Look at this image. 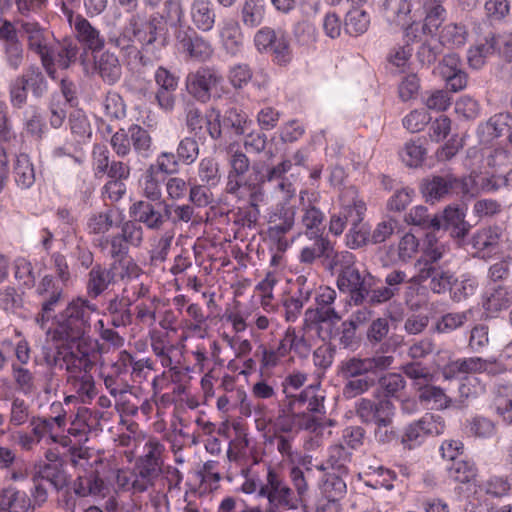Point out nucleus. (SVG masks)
<instances>
[{
    "instance_id": "nucleus-1",
    "label": "nucleus",
    "mask_w": 512,
    "mask_h": 512,
    "mask_svg": "<svg viewBox=\"0 0 512 512\" xmlns=\"http://www.w3.org/2000/svg\"><path fill=\"white\" fill-rule=\"evenodd\" d=\"M97 310L89 299L77 297L55 315L53 327L47 330L52 341L61 343L54 350L43 347V360L50 368L65 369L66 383L75 393L67 396L66 401L79 398L85 403L97 394L91 373L98 355L97 342L89 336L91 315Z\"/></svg>"
},
{
    "instance_id": "nucleus-2",
    "label": "nucleus",
    "mask_w": 512,
    "mask_h": 512,
    "mask_svg": "<svg viewBox=\"0 0 512 512\" xmlns=\"http://www.w3.org/2000/svg\"><path fill=\"white\" fill-rule=\"evenodd\" d=\"M161 21L152 18L149 21L140 13H132L128 16L126 24L119 33H110L108 44L120 49L126 61V65L131 70L143 73V69L152 65L150 58L143 55L134 42L137 40L142 45L143 51H149L151 46L159 44L164 46L163 28L160 27Z\"/></svg>"
},
{
    "instance_id": "nucleus-3",
    "label": "nucleus",
    "mask_w": 512,
    "mask_h": 512,
    "mask_svg": "<svg viewBox=\"0 0 512 512\" xmlns=\"http://www.w3.org/2000/svg\"><path fill=\"white\" fill-rule=\"evenodd\" d=\"M393 362V356L383 354L343 360L339 366V374L345 380L343 397L353 399L368 392L376 385V377L391 368Z\"/></svg>"
},
{
    "instance_id": "nucleus-4",
    "label": "nucleus",
    "mask_w": 512,
    "mask_h": 512,
    "mask_svg": "<svg viewBox=\"0 0 512 512\" xmlns=\"http://www.w3.org/2000/svg\"><path fill=\"white\" fill-rule=\"evenodd\" d=\"M141 267L133 259H119L109 266L95 264L87 274L86 292L90 299H97L110 286L121 281L126 286L137 281L142 275Z\"/></svg>"
},
{
    "instance_id": "nucleus-5",
    "label": "nucleus",
    "mask_w": 512,
    "mask_h": 512,
    "mask_svg": "<svg viewBox=\"0 0 512 512\" xmlns=\"http://www.w3.org/2000/svg\"><path fill=\"white\" fill-rule=\"evenodd\" d=\"M64 284L54 276L45 275L36 287L40 310L35 315V322L41 329H45L48 322L55 317L56 309L65 301Z\"/></svg>"
},
{
    "instance_id": "nucleus-6",
    "label": "nucleus",
    "mask_w": 512,
    "mask_h": 512,
    "mask_svg": "<svg viewBox=\"0 0 512 512\" xmlns=\"http://www.w3.org/2000/svg\"><path fill=\"white\" fill-rule=\"evenodd\" d=\"M336 291L328 286H320L315 293V308H309L305 312V321L311 324H325L322 339L333 338V327L341 320L340 315L332 306L336 299Z\"/></svg>"
},
{
    "instance_id": "nucleus-7",
    "label": "nucleus",
    "mask_w": 512,
    "mask_h": 512,
    "mask_svg": "<svg viewBox=\"0 0 512 512\" xmlns=\"http://www.w3.org/2000/svg\"><path fill=\"white\" fill-rule=\"evenodd\" d=\"M223 81L220 71L214 66H201L190 72L185 81L190 96L200 103L210 101L212 91Z\"/></svg>"
},
{
    "instance_id": "nucleus-8",
    "label": "nucleus",
    "mask_w": 512,
    "mask_h": 512,
    "mask_svg": "<svg viewBox=\"0 0 512 512\" xmlns=\"http://www.w3.org/2000/svg\"><path fill=\"white\" fill-rule=\"evenodd\" d=\"M129 213L136 222L143 224L147 229L159 231L171 219L172 205L165 201L152 203L139 200L130 206Z\"/></svg>"
},
{
    "instance_id": "nucleus-9",
    "label": "nucleus",
    "mask_w": 512,
    "mask_h": 512,
    "mask_svg": "<svg viewBox=\"0 0 512 512\" xmlns=\"http://www.w3.org/2000/svg\"><path fill=\"white\" fill-rule=\"evenodd\" d=\"M445 427V421L440 415L425 413L405 428L401 442L406 448L414 449L420 446L426 437L443 434Z\"/></svg>"
},
{
    "instance_id": "nucleus-10",
    "label": "nucleus",
    "mask_w": 512,
    "mask_h": 512,
    "mask_svg": "<svg viewBox=\"0 0 512 512\" xmlns=\"http://www.w3.org/2000/svg\"><path fill=\"white\" fill-rule=\"evenodd\" d=\"M259 496L267 498L269 504L274 507L298 508L294 491L272 467L268 468L266 482L261 484Z\"/></svg>"
},
{
    "instance_id": "nucleus-11",
    "label": "nucleus",
    "mask_w": 512,
    "mask_h": 512,
    "mask_svg": "<svg viewBox=\"0 0 512 512\" xmlns=\"http://www.w3.org/2000/svg\"><path fill=\"white\" fill-rule=\"evenodd\" d=\"M465 179H460L451 173L433 175L423 180L422 194L426 201L434 203L452 193H468Z\"/></svg>"
},
{
    "instance_id": "nucleus-12",
    "label": "nucleus",
    "mask_w": 512,
    "mask_h": 512,
    "mask_svg": "<svg viewBox=\"0 0 512 512\" xmlns=\"http://www.w3.org/2000/svg\"><path fill=\"white\" fill-rule=\"evenodd\" d=\"M62 11L67 16L70 26L74 28L79 43L92 52L101 51L104 48L105 38L86 18L80 14L74 16L73 11L67 8L64 3L62 4Z\"/></svg>"
},
{
    "instance_id": "nucleus-13",
    "label": "nucleus",
    "mask_w": 512,
    "mask_h": 512,
    "mask_svg": "<svg viewBox=\"0 0 512 512\" xmlns=\"http://www.w3.org/2000/svg\"><path fill=\"white\" fill-rule=\"evenodd\" d=\"M301 210V225L304 231L298 237L324 234L325 214L316 206L317 195L308 191H301L299 195Z\"/></svg>"
},
{
    "instance_id": "nucleus-14",
    "label": "nucleus",
    "mask_w": 512,
    "mask_h": 512,
    "mask_svg": "<svg viewBox=\"0 0 512 512\" xmlns=\"http://www.w3.org/2000/svg\"><path fill=\"white\" fill-rule=\"evenodd\" d=\"M174 36L180 48L191 58L206 61L213 54L210 42L199 35L190 25L182 26L178 31H174Z\"/></svg>"
},
{
    "instance_id": "nucleus-15",
    "label": "nucleus",
    "mask_w": 512,
    "mask_h": 512,
    "mask_svg": "<svg viewBox=\"0 0 512 512\" xmlns=\"http://www.w3.org/2000/svg\"><path fill=\"white\" fill-rule=\"evenodd\" d=\"M296 420V409L293 404L285 398V400L279 404L277 416L263 419L262 422L257 423V428L267 433L294 435V432L297 430Z\"/></svg>"
},
{
    "instance_id": "nucleus-16",
    "label": "nucleus",
    "mask_w": 512,
    "mask_h": 512,
    "mask_svg": "<svg viewBox=\"0 0 512 512\" xmlns=\"http://www.w3.org/2000/svg\"><path fill=\"white\" fill-rule=\"evenodd\" d=\"M254 42L259 51H271L279 65L290 61L288 42L283 35H277L275 30L269 27L261 28L255 34Z\"/></svg>"
},
{
    "instance_id": "nucleus-17",
    "label": "nucleus",
    "mask_w": 512,
    "mask_h": 512,
    "mask_svg": "<svg viewBox=\"0 0 512 512\" xmlns=\"http://www.w3.org/2000/svg\"><path fill=\"white\" fill-rule=\"evenodd\" d=\"M306 241L303 242L298 259L305 265H312L320 260L325 266L329 252H332V243L324 234L304 236Z\"/></svg>"
},
{
    "instance_id": "nucleus-18",
    "label": "nucleus",
    "mask_w": 512,
    "mask_h": 512,
    "mask_svg": "<svg viewBox=\"0 0 512 512\" xmlns=\"http://www.w3.org/2000/svg\"><path fill=\"white\" fill-rule=\"evenodd\" d=\"M454 273L450 270L442 269L440 266L419 269L416 274L409 279V282L414 285H420L427 280H430L429 289L434 294H445L449 292L454 279Z\"/></svg>"
},
{
    "instance_id": "nucleus-19",
    "label": "nucleus",
    "mask_w": 512,
    "mask_h": 512,
    "mask_svg": "<svg viewBox=\"0 0 512 512\" xmlns=\"http://www.w3.org/2000/svg\"><path fill=\"white\" fill-rule=\"evenodd\" d=\"M366 211V205L362 200H353L352 204H347L342 209L330 217L329 231L335 236L343 233L347 224L355 225L361 223Z\"/></svg>"
},
{
    "instance_id": "nucleus-20",
    "label": "nucleus",
    "mask_w": 512,
    "mask_h": 512,
    "mask_svg": "<svg viewBox=\"0 0 512 512\" xmlns=\"http://www.w3.org/2000/svg\"><path fill=\"white\" fill-rule=\"evenodd\" d=\"M164 474V468L143 463V461H136L133 473L131 489L134 494L144 493L156 486V484L162 479Z\"/></svg>"
},
{
    "instance_id": "nucleus-21",
    "label": "nucleus",
    "mask_w": 512,
    "mask_h": 512,
    "mask_svg": "<svg viewBox=\"0 0 512 512\" xmlns=\"http://www.w3.org/2000/svg\"><path fill=\"white\" fill-rule=\"evenodd\" d=\"M355 414L364 424L376 423L381 418L394 411V405L389 399L374 401L370 398H359L354 405Z\"/></svg>"
},
{
    "instance_id": "nucleus-22",
    "label": "nucleus",
    "mask_w": 512,
    "mask_h": 512,
    "mask_svg": "<svg viewBox=\"0 0 512 512\" xmlns=\"http://www.w3.org/2000/svg\"><path fill=\"white\" fill-rule=\"evenodd\" d=\"M71 489L77 497L104 496L107 490L104 481L94 467L78 471Z\"/></svg>"
},
{
    "instance_id": "nucleus-23",
    "label": "nucleus",
    "mask_w": 512,
    "mask_h": 512,
    "mask_svg": "<svg viewBox=\"0 0 512 512\" xmlns=\"http://www.w3.org/2000/svg\"><path fill=\"white\" fill-rule=\"evenodd\" d=\"M325 397V391L321 389L320 383H317L307 386L297 395L287 394L286 399L293 404L295 409L306 406L308 412L324 414Z\"/></svg>"
},
{
    "instance_id": "nucleus-24",
    "label": "nucleus",
    "mask_w": 512,
    "mask_h": 512,
    "mask_svg": "<svg viewBox=\"0 0 512 512\" xmlns=\"http://www.w3.org/2000/svg\"><path fill=\"white\" fill-rule=\"evenodd\" d=\"M448 250L449 247L439 241L435 232H428L423 242L422 254L414 264L416 271L438 266V262L447 254Z\"/></svg>"
},
{
    "instance_id": "nucleus-25",
    "label": "nucleus",
    "mask_w": 512,
    "mask_h": 512,
    "mask_svg": "<svg viewBox=\"0 0 512 512\" xmlns=\"http://www.w3.org/2000/svg\"><path fill=\"white\" fill-rule=\"evenodd\" d=\"M296 211L293 207H281L269 218L268 235L277 240L279 245H288L284 236L292 230L295 224Z\"/></svg>"
},
{
    "instance_id": "nucleus-26",
    "label": "nucleus",
    "mask_w": 512,
    "mask_h": 512,
    "mask_svg": "<svg viewBox=\"0 0 512 512\" xmlns=\"http://www.w3.org/2000/svg\"><path fill=\"white\" fill-rule=\"evenodd\" d=\"M440 230H449L450 235L456 239H464L471 228L465 221V213L458 206H447L441 213H437Z\"/></svg>"
},
{
    "instance_id": "nucleus-27",
    "label": "nucleus",
    "mask_w": 512,
    "mask_h": 512,
    "mask_svg": "<svg viewBox=\"0 0 512 512\" xmlns=\"http://www.w3.org/2000/svg\"><path fill=\"white\" fill-rule=\"evenodd\" d=\"M337 286L340 291L350 294L355 305L365 301V281L357 268L342 269L337 277Z\"/></svg>"
},
{
    "instance_id": "nucleus-28",
    "label": "nucleus",
    "mask_w": 512,
    "mask_h": 512,
    "mask_svg": "<svg viewBox=\"0 0 512 512\" xmlns=\"http://www.w3.org/2000/svg\"><path fill=\"white\" fill-rule=\"evenodd\" d=\"M128 292L125 286L122 296L114 295L106 303L105 311L111 318V325L119 328L126 327L132 323L133 315L131 312L132 300L125 294Z\"/></svg>"
},
{
    "instance_id": "nucleus-29",
    "label": "nucleus",
    "mask_w": 512,
    "mask_h": 512,
    "mask_svg": "<svg viewBox=\"0 0 512 512\" xmlns=\"http://www.w3.org/2000/svg\"><path fill=\"white\" fill-rule=\"evenodd\" d=\"M21 31L26 37L27 47L40 57L54 52L48 43V37L44 29L37 22L22 21Z\"/></svg>"
},
{
    "instance_id": "nucleus-30",
    "label": "nucleus",
    "mask_w": 512,
    "mask_h": 512,
    "mask_svg": "<svg viewBox=\"0 0 512 512\" xmlns=\"http://www.w3.org/2000/svg\"><path fill=\"white\" fill-rule=\"evenodd\" d=\"M94 71L108 85H114L122 76L119 58L109 51H105L95 58Z\"/></svg>"
},
{
    "instance_id": "nucleus-31",
    "label": "nucleus",
    "mask_w": 512,
    "mask_h": 512,
    "mask_svg": "<svg viewBox=\"0 0 512 512\" xmlns=\"http://www.w3.org/2000/svg\"><path fill=\"white\" fill-rule=\"evenodd\" d=\"M190 17L195 27L203 32L213 29L216 13L210 0H194L190 7Z\"/></svg>"
},
{
    "instance_id": "nucleus-32",
    "label": "nucleus",
    "mask_w": 512,
    "mask_h": 512,
    "mask_svg": "<svg viewBox=\"0 0 512 512\" xmlns=\"http://www.w3.org/2000/svg\"><path fill=\"white\" fill-rule=\"evenodd\" d=\"M491 362L480 357H470L451 361L443 368V376L446 379L456 377L459 374L483 372L488 369Z\"/></svg>"
},
{
    "instance_id": "nucleus-33",
    "label": "nucleus",
    "mask_w": 512,
    "mask_h": 512,
    "mask_svg": "<svg viewBox=\"0 0 512 512\" xmlns=\"http://www.w3.org/2000/svg\"><path fill=\"white\" fill-rule=\"evenodd\" d=\"M59 443L62 446L69 447L66 458L77 472L93 467V463L91 462L92 454L88 447L82 446L81 443L78 442L72 444V441L68 436L60 437Z\"/></svg>"
},
{
    "instance_id": "nucleus-34",
    "label": "nucleus",
    "mask_w": 512,
    "mask_h": 512,
    "mask_svg": "<svg viewBox=\"0 0 512 512\" xmlns=\"http://www.w3.org/2000/svg\"><path fill=\"white\" fill-rule=\"evenodd\" d=\"M478 287L479 283L475 276L463 274L459 278L454 276L448 293L454 303H461L473 296Z\"/></svg>"
},
{
    "instance_id": "nucleus-35",
    "label": "nucleus",
    "mask_w": 512,
    "mask_h": 512,
    "mask_svg": "<svg viewBox=\"0 0 512 512\" xmlns=\"http://www.w3.org/2000/svg\"><path fill=\"white\" fill-rule=\"evenodd\" d=\"M36 98H41L48 90V82L41 69L36 64L29 65L24 72L17 76Z\"/></svg>"
},
{
    "instance_id": "nucleus-36",
    "label": "nucleus",
    "mask_w": 512,
    "mask_h": 512,
    "mask_svg": "<svg viewBox=\"0 0 512 512\" xmlns=\"http://www.w3.org/2000/svg\"><path fill=\"white\" fill-rule=\"evenodd\" d=\"M512 304V287L497 285L486 292L483 298V308L489 312H498L507 309Z\"/></svg>"
},
{
    "instance_id": "nucleus-37",
    "label": "nucleus",
    "mask_w": 512,
    "mask_h": 512,
    "mask_svg": "<svg viewBox=\"0 0 512 512\" xmlns=\"http://www.w3.org/2000/svg\"><path fill=\"white\" fill-rule=\"evenodd\" d=\"M0 508L7 512H27L31 508V500L25 492L9 487L0 493Z\"/></svg>"
},
{
    "instance_id": "nucleus-38",
    "label": "nucleus",
    "mask_w": 512,
    "mask_h": 512,
    "mask_svg": "<svg viewBox=\"0 0 512 512\" xmlns=\"http://www.w3.org/2000/svg\"><path fill=\"white\" fill-rule=\"evenodd\" d=\"M384 12L387 21L406 27L410 24L411 1L410 0H385Z\"/></svg>"
},
{
    "instance_id": "nucleus-39",
    "label": "nucleus",
    "mask_w": 512,
    "mask_h": 512,
    "mask_svg": "<svg viewBox=\"0 0 512 512\" xmlns=\"http://www.w3.org/2000/svg\"><path fill=\"white\" fill-rule=\"evenodd\" d=\"M41 480L49 482L57 491H60L70 483V476L60 463H47L36 472Z\"/></svg>"
},
{
    "instance_id": "nucleus-40",
    "label": "nucleus",
    "mask_w": 512,
    "mask_h": 512,
    "mask_svg": "<svg viewBox=\"0 0 512 512\" xmlns=\"http://www.w3.org/2000/svg\"><path fill=\"white\" fill-rule=\"evenodd\" d=\"M404 221L408 225L418 226L423 230H430L431 232L440 231V222L437 214H429L428 208L422 205L410 209L405 215Z\"/></svg>"
},
{
    "instance_id": "nucleus-41",
    "label": "nucleus",
    "mask_w": 512,
    "mask_h": 512,
    "mask_svg": "<svg viewBox=\"0 0 512 512\" xmlns=\"http://www.w3.org/2000/svg\"><path fill=\"white\" fill-rule=\"evenodd\" d=\"M13 176L16 185L20 189H29L35 183L36 175L34 165L28 155L20 154L17 156L13 168Z\"/></svg>"
},
{
    "instance_id": "nucleus-42",
    "label": "nucleus",
    "mask_w": 512,
    "mask_h": 512,
    "mask_svg": "<svg viewBox=\"0 0 512 512\" xmlns=\"http://www.w3.org/2000/svg\"><path fill=\"white\" fill-rule=\"evenodd\" d=\"M119 362L124 368H131V376L134 381L138 382L146 380L149 372L154 370V363L150 358L136 360L132 354L127 351H122L120 353Z\"/></svg>"
},
{
    "instance_id": "nucleus-43",
    "label": "nucleus",
    "mask_w": 512,
    "mask_h": 512,
    "mask_svg": "<svg viewBox=\"0 0 512 512\" xmlns=\"http://www.w3.org/2000/svg\"><path fill=\"white\" fill-rule=\"evenodd\" d=\"M351 462L352 452L344 445L338 444L329 448L327 464L334 473L347 475Z\"/></svg>"
},
{
    "instance_id": "nucleus-44",
    "label": "nucleus",
    "mask_w": 512,
    "mask_h": 512,
    "mask_svg": "<svg viewBox=\"0 0 512 512\" xmlns=\"http://www.w3.org/2000/svg\"><path fill=\"white\" fill-rule=\"evenodd\" d=\"M252 193L248 199V205L241 210L243 226L253 227L257 224L260 216L259 204L264 201L265 193L260 186H251Z\"/></svg>"
},
{
    "instance_id": "nucleus-45",
    "label": "nucleus",
    "mask_w": 512,
    "mask_h": 512,
    "mask_svg": "<svg viewBox=\"0 0 512 512\" xmlns=\"http://www.w3.org/2000/svg\"><path fill=\"white\" fill-rule=\"evenodd\" d=\"M221 119L223 130L236 136L243 135L250 124L247 114L235 107L226 110Z\"/></svg>"
},
{
    "instance_id": "nucleus-46",
    "label": "nucleus",
    "mask_w": 512,
    "mask_h": 512,
    "mask_svg": "<svg viewBox=\"0 0 512 512\" xmlns=\"http://www.w3.org/2000/svg\"><path fill=\"white\" fill-rule=\"evenodd\" d=\"M473 312L471 309L461 312H448L442 315L435 324V330L438 333H451L457 329L464 327L470 320Z\"/></svg>"
},
{
    "instance_id": "nucleus-47",
    "label": "nucleus",
    "mask_w": 512,
    "mask_h": 512,
    "mask_svg": "<svg viewBox=\"0 0 512 512\" xmlns=\"http://www.w3.org/2000/svg\"><path fill=\"white\" fill-rule=\"evenodd\" d=\"M426 17L423 30L425 33L433 34L441 26L446 17V10L441 0H426L424 3Z\"/></svg>"
},
{
    "instance_id": "nucleus-48",
    "label": "nucleus",
    "mask_w": 512,
    "mask_h": 512,
    "mask_svg": "<svg viewBox=\"0 0 512 512\" xmlns=\"http://www.w3.org/2000/svg\"><path fill=\"white\" fill-rule=\"evenodd\" d=\"M500 236L497 227H486L473 234L471 243L478 252L488 251L490 253L498 247Z\"/></svg>"
},
{
    "instance_id": "nucleus-49",
    "label": "nucleus",
    "mask_w": 512,
    "mask_h": 512,
    "mask_svg": "<svg viewBox=\"0 0 512 512\" xmlns=\"http://www.w3.org/2000/svg\"><path fill=\"white\" fill-rule=\"evenodd\" d=\"M265 12L264 0H245L241 7L240 16L245 26L253 28L262 23Z\"/></svg>"
},
{
    "instance_id": "nucleus-50",
    "label": "nucleus",
    "mask_w": 512,
    "mask_h": 512,
    "mask_svg": "<svg viewBox=\"0 0 512 512\" xmlns=\"http://www.w3.org/2000/svg\"><path fill=\"white\" fill-rule=\"evenodd\" d=\"M416 392L418 393L420 402L433 403L436 409H446L452 402L451 398L446 395L442 388L429 383H426L424 386H419Z\"/></svg>"
},
{
    "instance_id": "nucleus-51",
    "label": "nucleus",
    "mask_w": 512,
    "mask_h": 512,
    "mask_svg": "<svg viewBox=\"0 0 512 512\" xmlns=\"http://www.w3.org/2000/svg\"><path fill=\"white\" fill-rule=\"evenodd\" d=\"M448 477L458 483L467 484L475 480L477 468L474 463L459 459L447 467Z\"/></svg>"
},
{
    "instance_id": "nucleus-52",
    "label": "nucleus",
    "mask_w": 512,
    "mask_h": 512,
    "mask_svg": "<svg viewBox=\"0 0 512 512\" xmlns=\"http://www.w3.org/2000/svg\"><path fill=\"white\" fill-rule=\"evenodd\" d=\"M165 177L150 166L146 169L142 184L144 196L150 201H159L162 196V183Z\"/></svg>"
},
{
    "instance_id": "nucleus-53",
    "label": "nucleus",
    "mask_w": 512,
    "mask_h": 512,
    "mask_svg": "<svg viewBox=\"0 0 512 512\" xmlns=\"http://www.w3.org/2000/svg\"><path fill=\"white\" fill-rule=\"evenodd\" d=\"M311 473L312 469L308 467L305 469V471L297 466H294L290 469L289 476L296 491L295 498L297 500L298 507L300 505L305 506L309 491L307 474Z\"/></svg>"
},
{
    "instance_id": "nucleus-54",
    "label": "nucleus",
    "mask_w": 512,
    "mask_h": 512,
    "mask_svg": "<svg viewBox=\"0 0 512 512\" xmlns=\"http://www.w3.org/2000/svg\"><path fill=\"white\" fill-rule=\"evenodd\" d=\"M161 18L164 19L174 31H178L182 26H189L184 20L182 0H166L163 5Z\"/></svg>"
},
{
    "instance_id": "nucleus-55",
    "label": "nucleus",
    "mask_w": 512,
    "mask_h": 512,
    "mask_svg": "<svg viewBox=\"0 0 512 512\" xmlns=\"http://www.w3.org/2000/svg\"><path fill=\"white\" fill-rule=\"evenodd\" d=\"M370 24L369 15L361 9H353L346 14L344 28L352 35L358 36L365 33Z\"/></svg>"
},
{
    "instance_id": "nucleus-56",
    "label": "nucleus",
    "mask_w": 512,
    "mask_h": 512,
    "mask_svg": "<svg viewBox=\"0 0 512 512\" xmlns=\"http://www.w3.org/2000/svg\"><path fill=\"white\" fill-rule=\"evenodd\" d=\"M376 378V383L387 398H398L399 393L406 387V381L399 373H386Z\"/></svg>"
},
{
    "instance_id": "nucleus-57",
    "label": "nucleus",
    "mask_w": 512,
    "mask_h": 512,
    "mask_svg": "<svg viewBox=\"0 0 512 512\" xmlns=\"http://www.w3.org/2000/svg\"><path fill=\"white\" fill-rule=\"evenodd\" d=\"M400 369L409 379L413 380V387L416 391L419 386H424L433 379L429 369L418 361L405 363Z\"/></svg>"
},
{
    "instance_id": "nucleus-58",
    "label": "nucleus",
    "mask_w": 512,
    "mask_h": 512,
    "mask_svg": "<svg viewBox=\"0 0 512 512\" xmlns=\"http://www.w3.org/2000/svg\"><path fill=\"white\" fill-rule=\"evenodd\" d=\"M198 176L207 186H217L221 180L218 161L212 157L203 158L198 165Z\"/></svg>"
},
{
    "instance_id": "nucleus-59",
    "label": "nucleus",
    "mask_w": 512,
    "mask_h": 512,
    "mask_svg": "<svg viewBox=\"0 0 512 512\" xmlns=\"http://www.w3.org/2000/svg\"><path fill=\"white\" fill-rule=\"evenodd\" d=\"M79 47L71 39H64L54 51L55 62L61 69H68L75 63L78 57Z\"/></svg>"
},
{
    "instance_id": "nucleus-60",
    "label": "nucleus",
    "mask_w": 512,
    "mask_h": 512,
    "mask_svg": "<svg viewBox=\"0 0 512 512\" xmlns=\"http://www.w3.org/2000/svg\"><path fill=\"white\" fill-rule=\"evenodd\" d=\"M343 476L334 472L327 473L321 486L322 495L338 500L343 498L347 489Z\"/></svg>"
},
{
    "instance_id": "nucleus-61",
    "label": "nucleus",
    "mask_w": 512,
    "mask_h": 512,
    "mask_svg": "<svg viewBox=\"0 0 512 512\" xmlns=\"http://www.w3.org/2000/svg\"><path fill=\"white\" fill-rule=\"evenodd\" d=\"M220 36L222 38L225 49L235 55L239 52L242 46V35L239 25L236 22L230 21L223 26Z\"/></svg>"
},
{
    "instance_id": "nucleus-62",
    "label": "nucleus",
    "mask_w": 512,
    "mask_h": 512,
    "mask_svg": "<svg viewBox=\"0 0 512 512\" xmlns=\"http://www.w3.org/2000/svg\"><path fill=\"white\" fill-rule=\"evenodd\" d=\"M509 118V113L495 114L494 116L490 117L486 123L482 124L479 127V130L483 134H487L489 139L498 138L509 130Z\"/></svg>"
},
{
    "instance_id": "nucleus-63",
    "label": "nucleus",
    "mask_w": 512,
    "mask_h": 512,
    "mask_svg": "<svg viewBox=\"0 0 512 512\" xmlns=\"http://www.w3.org/2000/svg\"><path fill=\"white\" fill-rule=\"evenodd\" d=\"M493 405L497 414L508 425H512V390L502 387L498 390Z\"/></svg>"
},
{
    "instance_id": "nucleus-64",
    "label": "nucleus",
    "mask_w": 512,
    "mask_h": 512,
    "mask_svg": "<svg viewBox=\"0 0 512 512\" xmlns=\"http://www.w3.org/2000/svg\"><path fill=\"white\" fill-rule=\"evenodd\" d=\"M482 490L489 496L494 498H502L509 495L512 485L508 476L494 475L488 478L482 484Z\"/></svg>"
}]
</instances>
